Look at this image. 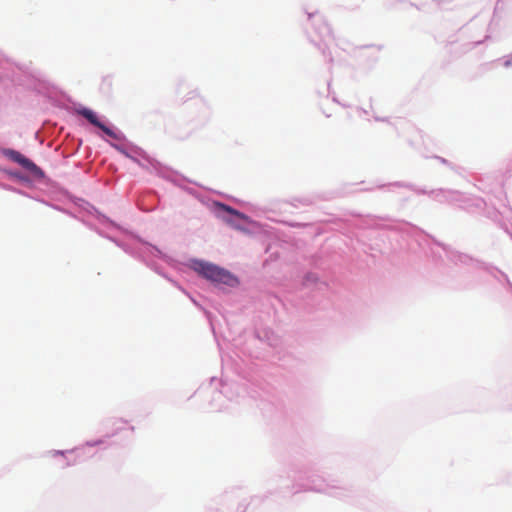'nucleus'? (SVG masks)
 <instances>
[{
	"label": "nucleus",
	"mask_w": 512,
	"mask_h": 512,
	"mask_svg": "<svg viewBox=\"0 0 512 512\" xmlns=\"http://www.w3.org/2000/svg\"><path fill=\"white\" fill-rule=\"evenodd\" d=\"M193 268L198 274L212 282L222 283L231 287L238 284V279L230 272L211 263L197 261L193 264Z\"/></svg>",
	"instance_id": "1"
},
{
	"label": "nucleus",
	"mask_w": 512,
	"mask_h": 512,
	"mask_svg": "<svg viewBox=\"0 0 512 512\" xmlns=\"http://www.w3.org/2000/svg\"><path fill=\"white\" fill-rule=\"evenodd\" d=\"M3 155L12 160L13 162L21 165L25 170H27L30 174L35 177H42L44 175L42 169L38 167L34 162L30 159L26 158L20 152L13 149H4Z\"/></svg>",
	"instance_id": "2"
},
{
	"label": "nucleus",
	"mask_w": 512,
	"mask_h": 512,
	"mask_svg": "<svg viewBox=\"0 0 512 512\" xmlns=\"http://www.w3.org/2000/svg\"><path fill=\"white\" fill-rule=\"evenodd\" d=\"M78 114L86 118L92 125L100 128L106 135L117 139V134L111 130L109 127H107L105 124L99 121L97 115L88 108H83L78 110Z\"/></svg>",
	"instance_id": "3"
},
{
	"label": "nucleus",
	"mask_w": 512,
	"mask_h": 512,
	"mask_svg": "<svg viewBox=\"0 0 512 512\" xmlns=\"http://www.w3.org/2000/svg\"><path fill=\"white\" fill-rule=\"evenodd\" d=\"M216 206L222 210V211H225L231 215H233L235 218L237 219H240V220H243V221H247L248 220V217L246 215H244L243 213L233 209L232 207L230 206H227L225 204H222V203H217Z\"/></svg>",
	"instance_id": "4"
},
{
	"label": "nucleus",
	"mask_w": 512,
	"mask_h": 512,
	"mask_svg": "<svg viewBox=\"0 0 512 512\" xmlns=\"http://www.w3.org/2000/svg\"><path fill=\"white\" fill-rule=\"evenodd\" d=\"M226 222H227L229 225H231V226H233L234 228H236V229H239V228H240V226L236 223V221H235L234 219L227 218V219H226Z\"/></svg>",
	"instance_id": "5"
},
{
	"label": "nucleus",
	"mask_w": 512,
	"mask_h": 512,
	"mask_svg": "<svg viewBox=\"0 0 512 512\" xmlns=\"http://www.w3.org/2000/svg\"><path fill=\"white\" fill-rule=\"evenodd\" d=\"M511 64H512V57H511V60H509V61H506V62H505V65H506V66H509V65H511Z\"/></svg>",
	"instance_id": "6"
}]
</instances>
